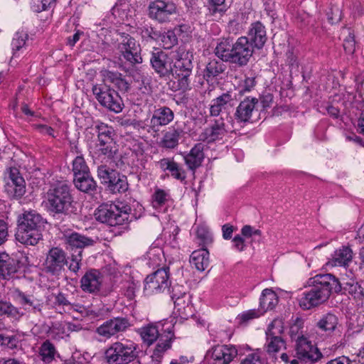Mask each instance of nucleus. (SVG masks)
Returning a JSON list of instances; mask_svg holds the SVG:
<instances>
[{
    "label": "nucleus",
    "instance_id": "1",
    "mask_svg": "<svg viewBox=\"0 0 364 364\" xmlns=\"http://www.w3.org/2000/svg\"><path fill=\"white\" fill-rule=\"evenodd\" d=\"M309 288L298 297L299 306L309 310L326 302L332 293L341 291V283L331 274H319L308 281Z\"/></svg>",
    "mask_w": 364,
    "mask_h": 364
},
{
    "label": "nucleus",
    "instance_id": "2",
    "mask_svg": "<svg viewBox=\"0 0 364 364\" xmlns=\"http://www.w3.org/2000/svg\"><path fill=\"white\" fill-rule=\"evenodd\" d=\"M214 53L223 62L240 68L248 64L254 49L245 36L238 38L235 42L228 37L218 39Z\"/></svg>",
    "mask_w": 364,
    "mask_h": 364
},
{
    "label": "nucleus",
    "instance_id": "3",
    "mask_svg": "<svg viewBox=\"0 0 364 364\" xmlns=\"http://www.w3.org/2000/svg\"><path fill=\"white\" fill-rule=\"evenodd\" d=\"M44 220L36 210H26L18 218V228L15 237L24 245L34 246L42 240Z\"/></svg>",
    "mask_w": 364,
    "mask_h": 364
},
{
    "label": "nucleus",
    "instance_id": "4",
    "mask_svg": "<svg viewBox=\"0 0 364 364\" xmlns=\"http://www.w3.org/2000/svg\"><path fill=\"white\" fill-rule=\"evenodd\" d=\"M46 208L53 215H70L74 212V200L69 186L60 183L51 186L46 194Z\"/></svg>",
    "mask_w": 364,
    "mask_h": 364
},
{
    "label": "nucleus",
    "instance_id": "5",
    "mask_svg": "<svg viewBox=\"0 0 364 364\" xmlns=\"http://www.w3.org/2000/svg\"><path fill=\"white\" fill-rule=\"evenodd\" d=\"M139 332L144 343L148 346H151L158 341L153 351L151 359L153 364H160L164 353L171 348L172 342L175 339L173 331L166 329L164 333H160L155 325L149 324L141 328Z\"/></svg>",
    "mask_w": 364,
    "mask_h": 364
},
{
    "label": "nucleus",
    "instance_id": "6",
    "mask_svg": "<svg viewBox=\"0 0 364 364\" xmlns=\"http://www.w3.org/2000/svg\"><path fill=\"white\" fill-rule=\"evenodd\" d=\"M132 213L130 205L123 203L102 204L95 210V216L97 220L110 226L127 225L132 220L129 215Z\"/></svg>",
    "mask_w": 364,
    "mask_h": 364
},
{
    "label": "nucleus",
    "instance_id": "7",
    "mask_svg": "<svg viewBox=\"0 0 364 364\" xmlns=\"http://www.w3.org/2000/svg\"><path fill=\"white\" fill-rule=\"evenodd\" d=\"M139 346L134 341L122 339L110 344L105 352L107 364H129L139 356Z\"/></svg>",
    "mask_w": 364,
    "mask_h": 364
},
{
    "label": "nucleus",
    "instance_id": "8",
    "mask_svg": "<svg viewBox=\"0 0 364 364\" xmlns=\"http://www.w3.org/2000/svg\"><path fill=\"white\" fill-rule=\"evenodd\" d=\"M193 55L185 50L178 52L176 61L172 64V73L178 79L179 90L183 92L190 90V77L192 75L193 64L192 62Z\"/></svg>",
    "mask_w": 364,
    "mask_h": 364
},
{
    "label": "nucleus",
    "instance_id": "9",
    "mask_svg": "<svg viewBox=\"0 0 364 364\" xmlns=\"http://www.w3.org/2000/svg\"><path fill=\"white\" fill-rule=\"evenodd\" d=\"M117 38V49L120 58L132 65L142 63L141 46L134 37L126 33H120Z\"/></svg>",
    "mask_w": 364,
    "mask_h": 364
},
{
    "label": "nucleus",
    "instance_id": "10",
    "mask_svg": "<svg viewBox=\"0 0 364 364\" xmlns=\"http://www.w3.org/2000/svg\"><path fill=\"white\" fill-rule=\"evenodd\" d=\"M92 90L102 106L115 113L122 112L124 107L123 101L114 89L105 84L103 85H95L92 87Z\"/></svg>",
    "mask_w": 364,
    "mask_h": 364
},
{
    "label": "nucleus",
    "instance_id": "11",
    "mask_svg": "<svg viewBox=\"0 0 364 364\" xmlns=\"http://www.w3.org/2000/svg\"><path fill=\"white\" fill-rule=\"evenodd\" d=\"M226 120L227 122L223 117L215 119L199 134V140L210 144L222 139L228 132H233L235 129L232 118L227 115Z\"/></svg>",
    "mask_w": 364,
    "mask_h": 364
},
{
    "label": "nucleus",
    "instance_id": "12",
    "mask_svg": "<svg viewBox=\"0 0 364 364\" xmlns=\"http://www.w3.org/2000/svg\"><path fill=\"white\" fill-rule=\"evenodd\" d=\"M171 287L168 267H163L149 274L144 281V292L147 296L163 293Z\"/></svg>",
    "mask_w": 364,
    "mask_h": 364
},
{
    "label": "nucleus",
    "instance_id": "13",
    "mask_svg": "<svg viewBox=\"0 0 364 364\" xmlns=\"http://www.w3.org/2000/svg\"><path fill=\"white\" fill-rule=\"evenodd\" d=\"M178 14L176 4L170 0H154L148 6V16L159 23L170 22Z\"/></svg>",
    "mask_w": 364,
    "mask_h": 364
},
{
    "label": "nucleus",
    "instance_id": "14",
    "mask_svg": "<svg viewBox=\"0 0 364 364\" xmlns=\"http://www.w3.org/2000/svg\"><path fill=\"white\" fill-rule=\"evenodd\" d=\"M68 263L67 253L60 247H53L46 253L43 263V271L52 276H59Z\"/></svg>",
    "mask_w": 364,
    "mask_h": 364
},
{
    "label": "nucleus",
    "instance_id": "15",
    "mask_svg": "<svg viewBox=\"0 0 364 364\" xmlns=\"http://www.w3.org/2000/svg\"><path fill=\"white\" fill-rule=\"evenodd\" d=\"M4 191L11 199L18 200L26 193V181L16 167L9 168L4 174Z\"/></svg>",
    "mask_w": 364,
    "mask_h": 364
},
{
    "label": "nucleus",
    "instance_id": "16",
    "mask_svg": "<svg viewBox=\"0 0 364 364\" xmlns=\"http://www.w3.org/2000/svg\"><path fill=\"white\" fill-rule=\"evenodd\" d=\"M284 331L282 319H274L269 325L266 331V350L269 354L276 353L281 349L285 348V341L281 337Z\"/></svg>",
    "mask_w": 364,
    "mask_h": 364
},
{
    "label": "nucleus",
    "instance_id": "17",
    "mask_svg": "<svg viewBox=\"0 0 364 364\" xmlns=\"http://www.w3.org/2000/svg\"><path fill=\"white\" fill-rule=\"evenodd\" d=\"M189 122L177 121L175 124L163 134L159 144L166 149H174L179 144V140L186 134H191V129L188 126Z\"/></svg>",
    "mask_w": 364,
    "mask_h": 364
},
{
    "label": "nucleus",
    "instance_id": "18",
    "mask_svg": "<svg viewBox=\"0 0 364 364\" xmlns=\"http://www.w3.org/2000/svg\"><path fill=\"white\" fill-rule=\"evenodd\" d=\"M130 326L131 323L127 317L117 316L105 321L96 328L95 332L102 338L109 339L125 332Z\"/></svg>",
    "mask_w": 364,
    "mask_h": 364
},
{
    "label": "nucleus",
    "instance_id": "19",
    "mask_svg": "<svg viewBox=\"0 0 364 364\" xmlns=\"http://www.w3.org/2000/svg\"><path fill=\"white\" fill-rule=\"evenodd\" d=\"M150 63L154 71L161 77H169L172 73V58L165 51L154 48L151 53Z\"/></svg>",
    "mask_w": 364,
    "mask_h": 364
},
{
    "label": "nucleus",
    "instance_id": "20",
    "mask_svg": "<svg viewBox=\"0 0 364 364\" xmlns=\"http://www.w3.org/2000/svg\"><path fill=\"white\" fill-rule=\"evenodd\" d=\"M296 354L297 359L304 363H314L323 357L320 350L304 336H297Z\"/></svg>",
    "mask_w": 364,
    "mask_h": 364
},
{
    "label": "nucleus",
    "instance_id": "21",
    "mask_svg": "<svg viewBox=\"0 0 364 364\" xmlns=\"http://www.w3.org/2000/svg\"><path fill=\"white\" fill-rule=\"evenodd\" d=\"M237 355V349L232 345H215L206 353L210 364H230Z\"/></svg>",
    "mask_w": 364,
    "mask_h": 364
},
{
    "label": "nucleus",
    "instance_id": "22",
    "mask_svg": "<svg viewBox=\"0 0 364 364\" xmlns=\"http://www.w3.org/2000/svg\"><path fill=\"white\" fill-rule=\"evenodd\" d=\"M102 274L95 269L87 270L80 279V288L86 293L96 294L100 291Z\"/></svg>",
    "mask_w": 364,
    "mask_h": 364
},
{
    "label": "nucleus",
    "instance_id": "23",
    "mask_svg": "<svg viewBox=\"0 0 364 364\" xmlns=\"http://www.w3.org/2000/svg\"><path fill=\"white\" fill-rule=\"evenodd\" d=\"M258 102L259 100L256 97H246L241 101L234 114L235 120L239 123L250 122Z\"/></svg>",
    "mask_w": 364,
    "mask_h": 364
},
{
    "label": "nucleus",
    "instance_id": "24",
    "mask_svg": "<svg viewBox=\"0 0 364 364\" xmlns=\"http://www.w3.org/2000/svg\"><path fill=\"white\" fill-rule=\"evenodd\" d=\"M245 37L253 48L261 49L267 40L266 28L259 21L253 22L248 30L247 36Z\"/></svg>",
    "mask_w": 364,
    "mask_h": 364
},
{
    "label": "nucleus",
    "instance_id": "25",
    "mask_svg": "<svg viewBox=\"0 0 364 364\" xmlns=\"http://www.w3.org/2000/svg\"><path fill=\"white\" fill-rule=\"evenodd\" d=\"M174 119L173 111L166 106L159 107L154 109L150 119V128L158 132L161 127L169 124Z\"/></svg>",
    "mask_w": 364,
    "mask_h": 364
},
{
    "label": "nucleus",
    "instance_id": "26",
    "mask_svg": "<svg viewBox=\"0 0 364 364\" xmlns=\"http://www.w3.org/2000/svg\"><path fill=\"white\" fill-rule=\"evenodd\" d=\"M341 326L338 316L332 313L323 315L316 323L318 329L328 336L341 333Z\"/></svg>",
    "mask_w": 364,
    "mask_h": 364
},
{
    "label": "nucleus",
    "instance_id": "27",
    "mask_svg": "<svg viewBox=\"0 0 364 364\" xmlns=\"http://www.w3.org/2000/svg\"><path fill=\"white\" fill-rule=\"evenodd\" d=\"M203 151L204 145L201 143H198L191 148L188 153H185L183 155L186 165L193 173L202 165L205 158Z\"/></svg>",
    "mask_w": 364,
    "mask_h": 364
},
{
    "label": "nucleus",
    "instance_id": "28",
    "mask_svg": "<svg viewBox=\"0 0 364 364\" xmlns=\"http://www.w3.org/2000/svg\"><path fill=\"white\" fill-rule=\"evenodd\" d=\"M20 261L6 252L0 253V278L11 279L18 270Z\"/></svg>",
    "mask_w": 364,
    "mask_h": 364
},
{
    "label": "nucleus",
    "instance_id": "29",
    "mask_svg": "<svg viewBox=\"0 0 364 364\" xmlns=\"http://www.w3.org/2000/svg\"><path fill=\"white\" fill-rule=\"evenodd\" d=\"M158 166L163 171H168L176 180L186 183V171L181 165L176 162L173 158H164L159 160Z\"/></svg>",
    "mask_w": 364,
    "mask_h": 364
},
{
    "label": "nucleus",
    "instance_id": "30",
    "mask_svg": "<svg viewBox=\"0 0 364 364\" xmlns=\"http://www.w3.org/2000/svg\"><path fill=\"white\" fill-rule=\"evenodd\" d=\"M16 299L28 312L36 314L42 311L43 303L33 295L26 294L20 290H16Z\"/></svg>",
    "mask_w": 364,
    "mask_h": 364
},
{
    "label": "nucleus",
    "instance_id": "31",
    "mask_svg": "<svg viewBox=\"0 0 364 364\" xmlns=\"http://www.w3.org/2000/svg\"><path fill=\"white\" fill-rule=\"evenodd\" d=\"M234 97L230 92H223L216 98L213 99L210 105V115L218 117L228 107H232Z\"/></svg>",
    "mask_w": 364,
    "mask_h": 364
},
{
    "label": "nucleus",
    "instance_id": "32",
    "mask_svg": "<svg viewBox=\"0 0 364 364\" xmlns=\"http://www.w3.org/2000/svg\"><path fill=\"white\" fill-rule=\"evenodd\" d=\"M65 243L71 249H82L92 246L95 240L78 232L65 233L63 235Z\"/></svg>",
    "mask_w": 364,
    "mask_h": 364
},
{
    "label": "nucleus",
    "instance_id": "33",
    "mask_svg": "<svg viewBox=\"0 0 364 364\" xmlns=\"http://www.w3.org/2000/svg\"><path fill=\"white\" fill-rule=\"evenodd\" d=\"M118 149L116 141L106 143H96L95 154L102 162H109L114 159Z\"/></svg>",
    "mask_w": 364,
    "mask_h": 364
},
{
    "label": "nucleus",
    "instance_id": "34",
    "mask_svg": "<svg viewBox=\"0 0 364 364\" xmlns=\"http://www.w3.org/2000/svg\"><path fill=\"white\" fill-rule=\"evenodd\" d=\"M103 80L105 84L110 83L121 92H127L129 89V83L122 74L110 70L103 72Z\"/></svg>",
    "mask_w": 364,
    "mask_h": 364
},
{
    "label": "nucleus",
    "instance_id": "35",
    "mask_svg": "<svg viewBox=\"0 0 364 364\" xmlns=\"http://www.w3.org/2000/svg\"><path fill=\"white\" fill-rule=\"evenodd\" d=\"M190 263L198 271H204L209 265V252L207 249L201 248L192 252Z\"/></svg>",
    "mask_w": 364,
    "mask_h": 364
},
{
    "label": "nucleus",
    "instance_id": "36",
    "mask_svg": "<svg viewBox=\"0 0 364 364\" xmlns=\"http://www.w3.org/2000/svg\"><path fill=\"white\" fill-rule=\"evenodd\" d=\"M353 251L349 247L343 246L333 255L331 263L334 266L346 267L352 261Z\"/></svg>",
    "mask_w": 364,
    "mask_h": 364
},
{
    "label": "nucleus",
    "instance_id": "37",
    "mask_svg": "<svg viewBox=\"0 0 364 364\" xmlns=\"http://www.w3.org/2000/svg\"><path fill=\"white\" fill-rule=\"evenodd\" d=\"M106 185L107 188L113 193H124L129 188L127 176L117 171L115 173H112L111 180Z\"/></svg>",
    "mask_w": 364,
    "mask_h": 364
},
{
    "label": "nucleus",
    "instance_id": "38",
    "mask_svg": "<svg viewBox=\"0 0 364 364\" xmlns=\"http://www.w3.org/2000/svg\"><path fill=\"white\" fill-rule=\"evenodd\" d=\"M73 181L75 187L82 192L91 193L97 188V183L90 173L74 177Z\"/></svg>",
    "mask_w": 364,
    "mask_h": 364
},
{
    "label": "nucleus",
    "instance_id": "39",
    "mask_svg": "<svg viewBox=\"0 0 364 364\" xmlns=\"http://www.w3.org/2000/svg\"><path fill=\"white\" fill-rule=\"evenodd\" d=\"M341 288L344 294L351 296L355 300L361 301L364 298L363 288L353 279H350L349 281L341 284Z\"/></svg>",
    "mask_w": 364,
    "mask_h": 364
},
{
    "label": "nucleus",
    "instance_id": "40",
    "mask_svg": "<svg viewBox=\"0 0 364 364\" xmlns=\"http://www.w3.org/2000/svg\"><path fill=\"white\" fill-rule=\"evenodd\" d=\"M97 134V143L113 142L114 141V130L112 127L103 122H97L95 126Z\"/></svg>",
    "mask_w": 364,
    "mask_h": 364
},
{
    "label": "nucleus",
    "instance_id": "41",
    "mask_svg": "<svg viewBox=\"0 0 364 364\" xmlns=\"http://www.w3.org/2000/svg\"><path fill=\"white\" fill-rule=\"evenodd\" d=\"M277 296L273 290L265 289L262 291L259 299V308L264 312L274 309L277 304Z\"/></svg>",
    "mask_w": 364,
    "mask_h": 364
},
{
    "label": "nucleus",
    "instance_id": "42",
    "mask_svg": "<svg viewBox=\"0 0 364 364\" xmlns=\"http://www.w3.org/2000/svg\"><path fill=\"white\" fill-rule=\"evenodd\" d=\"M225 69L226 66L223 62L215 59L212 60L207 64L204 70V78L209 81L223 73Z\"/></svg>",
    "mask_w": 364,
    "mask_h": 364
},
{
    "label": "nucleus",
    "instance_id": "43",
    "mask_svg": "<svg viewBox=\"0 0 364 364\" xmlns=\"http://www.w3.org/2000/svg\"><path fill=\"white\" fill-rule=\"evenodd\" d=\"M208 14L213 17H221L227 11L228 6L225 0H208Z\"/></svg>",
    "mask_w": 364,
    "mask_h": 364
},
{
    "label": "nucleus",
    "instance_id": "44",
    "mask_svg": "<svg viewBox=\"0 0 364 364\" xmlns=\"http://www.w3.org/2000/svg\"><path fill=\"white\" fill-rule=\"evenodd\" d=\"M28 41V34L23 30L18 31L12 39L11 47L14 55H16L18 51L26 49Z\"/></svg>",
    "mask_w": 364,
    "mask_h": 364
},
{
    "label": "nucleus",
    "instance_id": "45",
    "mask_svg": "<svg viewBox=\"0 0 364 364\" xmlns=\"http://www.w3.org/2000/svg\"><path fill=\"white\" fill-rule=\"evenodd\" d=\"M171 199L168 190L156 188L151 196L152 205L155 209L160 208Z\"/></svg>",
    "mask_w": 364,
    "mask_h": 364
},
{
    "label": "nucleus",
    "instance_id": "46",
    "mask_svg": "<svg viewBox=\"0 0 364 364\" xmlns=\"http://www.w3.org/2000/svg\"><path fill=\"white\" fill-rule=\"evenodd\" d=\"M76 153L78 155L76 156L73 161V172L74 177H77V176L90 173V168L83 156L80 154L77 150H76Z\"/></svg>",
    "mask_w": 364,
    "mask_h": 364
},
{
    "label": "nucleus",
    "instance_id": "47",
    "mask_svg": "<svg viewBox=\"0 0 364 364\" xmlns=\"http://www.w3.org/2000/svg\"><path fill=\"white\" fill-rule=\"evenodd\" d=\"M56 353L54 345L49 340L44 341L39 348V354L45 363H50L54 360Z\"/></svg>",
    "mask_w": 364,
    "mask_h": 364
},
{
    "label": "nucleus",
    "instance_id": "48",
    "mask_svg": "<svg viewBox=\"0 0 364 364\" xmlns=\"http://www.w3.org/2000/svg\"><path fill=\"white\" fill-rule=\"evenodd\" d=\"M48 333L54 340H60L65 336H68L66 323L59 321L53 323Z\"/></svg>",
    "mask_w": 364,
    "mask_h": 364
},
{
    "label": "nucleus",
    "instance_id": "49",
    "mask_svg": "<svg viewBox=\"0 0 364 364\" xmlns=\"http://www.w3.org/2000/svg\"><path fill=\"white\" fill-rule=\"evenodd\" d=\"M55 297V301L54 305L56 306L63 307V309L65 307H67L69 310H74L76 311L82 312V310L80 309L82 306H79L78 304H75L73 303H71L67 298L66 295L62 292H59L57 294L54 295Z\"/></svg>",
    "mask_w": 364,
    "mask_h": 364
},
{
    "label": "nucleus",
    "instance_id": "50",
    "mask_svg": "<svg viewBox=\"0 0 364 364\" xmlns=\"http://www.w3.org/2000/svg\"><path fill=\"white\" fill-rule=\"evenodd\" d=\"M0 314L7 315L9 317L16 320L19 319L23 315L18 308L13 306L11 303L1 301L0 302Z\"/></svg>",
    "mask_w": 364,
    "mask_h": 364
},
{
    "label": "nucleus",
    "instance_id": "51",
    "mask_svg": "<svg viewBox=\"0 0 364 364\" xmlns=\"http://www.w3.org/2000/svg\"><path fill=\"white\" fill-rule=\"evenodd\" d=\"M159 38L164 49H171L178 43V37L175 32L171 30L161 34Z\"/></svg>",
    "mask_w": 364,
    "mask_h": 364
},
{
    "label": "nucleus",
    "instance_id": "52",
    "mask_svg": "<svg viewBox=\"0 0 364 364\" xmlns=\"http://www.w3.org/2000/svg\"><path fill=\"white\" fill-rule=\"evenodd\" d=\"M174 307L179 314H187V309H191V296L189 294L173 300Z\"/></svg>",
    "mask_w": 364,
    "mask_h": 364
},
{
    "label": "nucleus",
    "instance_id": "53",
    "mask_svg": "<svg viewBox=\"0 0 364 364\" xmlns=\"http://www.w3.org/2000/svg\"><path fill=\"white\" fill-rule=\"evenodd\" d=\"M129 9V4L124 1L120 4H116L112 9V14L115 18H118V21L127 19V10Z\"/></svg>",
    "mask_w": 364,
    "mask_h": 364
},
{
    "label": "nucleus",
    "instance_id": "54",
    "mask_svg": "<svg viewBox=\"0 0 364 364\" xmlns=\"http://www.w3.org/2000/svg\"><path fill=\"white\" fill-rule=\"evenodd\" d=\"M139 29L141 37L146 41H157L161 36L160 32L151 26L145 25Z\"/></svg>",
    "mask_w": 364,
    "mask_h": 364
},
{
    "label": "nucleus",
    "instance_id": "55",
    "mask_svg": "<svg viewBox=\"0 0 364 364\" xmlns=\"http://www.w3.org/2000/svg\"><path fill=\"white\" fill-rule=\"evenodd\" d=\"M54 3L55 0H32L31 7L34 12L40 13L50 8Z\"/></svg>",
    "mask_w": 364,
    "mask_h": 364
},
{
    "label": "nucleus",
    "instance_id": "56",
    "mask_svg": "<svg viewBox=\"0 0 364 364\" xmlns=\"http://www.w3.org/2000/svg\"><path fill=\"white\" fill-rule=\"evenodd\" d=\"M116 171L109 168L105 165H101L97 168V176L102 181V183L107 184L112 177V173Z\"/></svg>",
    "mask_w": 364,
    "mask_h": 364
},
{
    "label": "nucleus",
    "instance_id": "57",
    "mask_svg": "<svg viewBox=\"0 0 364 364\" xmlns=\"http://www.w3.org/2000/svg\"><path fill=\"white\" fill-rule=\"evenodd\" d=\"M240 364H266V360L261 355L260 352L256 351L246 355Z\"/></svg>",
    "mask_w": 364,
    "mask_h": 364
},
{
    "label": "nucleus",
    "instance_id": "58",
    "mask_svg": "<svg viewBox=\"0 0 364 364\" xmlns=\"http://www.w3.org/2000/svg\"><path fill=\"white\" fill-rule=\"evenodd\" d=\"M196 235L203 245L210 244L213 241L211 233L203 226L198 227Z\"/></svg>",
    "mask_w": 364,
    "mask_h": 364
},
{
    "label": "nucleus",
    "instance_id": "59",
    "mask_svg": "<svg viewBox=\"0 0 364 364\" xmlns=\"http://www.w3.org/2000/svg\"><path fill=\"white\" fill-rule=\"evenodd\" d=\"M82 251H80L77 255H72L68 269L72 272L77 274L80 270L82 264Z\"/></svg>",
    "mask_w": 364,
    "mask_h": 364
},
{
    "label": "nucleus",
    "instance_id": "60",
    "mask_svg": "<svg viewBox=\"0 0 364 364\" xmlns=\"http://www.w3.org/2000/svg\"><path fill=\"white\" fill-rule=\"evenodd\" d=\"M343 48L348 54H353L355 49V41L354 34L349 31L348 36L343 41Z\"/></svg>",
    "mask_w": 364,
    "mask_h": 364
},
{
    "label": "nucleus",
    "instance_id": "61",
    "mask_svg": "<svg viewBox=\"0 0 364 364\" xmlns=\"http://www.w3.org/2000/svg\"><path fill=\"white\" fill-rule=\"evenodd\" d=\"M167 290L172 301L188 294L186 291L184 287L179 284L171 286Z\"/></svg>",
    "mask_w": 364,
    "mask_h": 364
},
{
    "label": "nucleus",
    "instance_id": "62",
    "mask_svg": "<svg viewBox=\"0 0 364 364\" xmlns=\"http://www.w3.org/2000/svg\"><path fill=\"white\" fill-rule=\"evenodd\" d=\"M328 20L331 24L336 23L341 20V11L337 6H332L327 13Z\"/></svg>",
    "mask_w": 364,
    "mask_h": 364
},
{
    "label": "nucleus",
    "instance_id": "63",
    "mask_svg": "<svg viewBox=\"0 0 364 364\" xmlns=\"http://www.w3.org/2000/svg\"><path fill=\"white\" fill-rule=\"evenodd\" d=\"M264 312L259 308L258 309H250L243 312L240 315L241 320L244 322L248 321L251 319L258 318L262 315Z\"/></svg>",
    "mask_w": 364,
    "mask_h": 364
},
{
    "label": "nucleus",
    "instance_id": "64",
    "mask_svg": "<svg viewBox=\"0 0 364 364\" xmlns=\"http://www.w3.org/2000/svg\"><path fill=\"white\" fill-rule=\"evenodd\" d=\"M17 339L15 336H5L0 334V344L10 349H14L16 347Z\"/></svg>",
    "mask_w": 364,
    "mask_h": 364
}]
</instances>
